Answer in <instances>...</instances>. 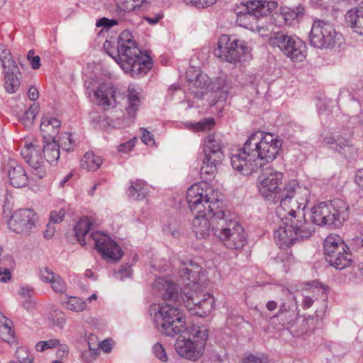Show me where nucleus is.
Masks as SVG:
<instances>
[{"label":"nucleus","mask_w":363,"mask_h":363,"mask_svg":"<svg viewBox=\"0 0 363 363\" xmlns=\"http://www.w3.org/2000/svg\"><path fill=\"white\" fill-rule=\"evenodd\" d=\"M140 133L142 134L141 140L146 145H153L155 143L153 135L145 128H141Z\"/></svg>","instance_id":"864d4df0"},{"label":"nucleus","mask_w":363,"mask_h":363,"mask_svg":"<svg viewBox=\"0 0 363 363\" xmlns=\"http://www.w3.org/2000/svg\"><path fill=\"white\" fill-rule=\"evenodd\" d=\"M62 305L68 310L74 312H82L86 307V301L76 296H70L62 301Z\"/></svg>","instance_id":"c9c22d12"},{"label":"nucleus","mask_w":363,"mask_h":363,"mask_svg":"<svg viewBox=\"0 0 363 363\" xmlns=\"http://www.w3.org/2000/svg\"><path fill=\"white\" fill-rule=\"evenodd\" d=\"M5 79V89L9 93H15L20 86V80L18 74H20V70L18 66L9 67L4 69Z\"/></svg>","instance_id":"393cba45"},{"label":"nucleus","mask_w":363,"mask_h":363,"mask_svg":"<svg viewBox=\"0 0 363 363\" xmlns=\"http://www.w3.org/2000/svg\"><path fill=\"white\" fill-rule=\"evenodd\" d=\"M303 12L304 8L301 6L296 8H283L281 16L285 24L291 26L294 22H298L299 18L303 16Z\"/></svg>","instance_id":"7c9ffc66"},{"label":"nucleus","mask_w":363,"mask_h":363,"mask_svg":"<svg viewBox=\"0 0 363 363\" xmlns=\"http://www.w3.org/2000/svg\"><path fill=\"white\" fill-rule=\"evenodd\" d=\"M71 134L69 133H65L60 138V147L67 152L73 150V141L71 138Z\"/></svg>","instance_id":"79ce46f5"},{"label":"nucleus","mask_w":363,"mask_h":363,"mask_svg":"<svg viewBox=\"0 0 363 363\" xmlns=\"http://www.w3.org/2000/svg\"><path fill=\"white\" fill-rule=\"evenodd\" d=\"M184 1L186 4H190L200 9L213 6L217 0H184Z\"/></svg>","instance_id":"49530a36"},{"label":"nucleus","mask_w":363,"mask_h":363,"mask_svg":"<svg viewBox=\"0 0 363 363\" xmlns=\"http://www.w3.org/2000/svg\"><path fill=\"white\" fill-rule=\"evenodd\" d=\"M247 49L245 43L235 36L223 35L219 38L214 55L223 62L235 64L245 56Z\"/></svg>","instance_id":"dca6fc26"},{"label":"nucleus","mask_w":363,"mask_h":363,"mask_svg":"<svg viewBox=\"0 0 363 363\" xmlns=\"http://www.w3.org/2000/svg\"><path fill=\"white\" fill-rule=\"evenodd\" d=\"M355 182L363 190V169H358L355 174Z\"/></svg>","instance_id":"052dcab7"},{"label":"nucleus","mask_w":363,"mask_h":363,"mask_svg":"<svg viewBox=\"0 0 363 363\" xmlns=\"http://www.w3.org/2000/svg\"><path fill=\"white\" fill-rule=\"evenodd\" d=\"M16 356L21 363H33V357L23 347L17 349Z\"/></svg>","instance_id":"09e8293b"},{"label":"nucleus","mask_w":363,"mask_h":363,"mask_svg":"<svg viewBox=\"0 0 363 363\" xmlns=\"http://www.w3.org/2000/svg\"><path fill=\"white\" fill-rule=\"evenodd\" d=\"M312 323L313 320L311 319H303L298 328H291V333L297 337L307 334L311 330V325Z\"/></svg>","instance_id":"ea45409f"},{"label":"nucleus","mask_w":363,"mask_h":363,"mask_svg":"<svg viewBox=\"0 0 363 363\" xmlns=\"http://www.w3.org/2000/svg\"><path fill=\"white\" fill-rule=\"evenodd\" d=\"M33 55V50H30L28 53V59L29 60L32 67L36 69L40 67V58L39 56H34Z\"/></svg>","instance_id":"5fc2aeb1"},{"label":"nucleus","mask_w":363,"mask_h":363,"mask_svg":"<svg viewBox=\"0 0 363 363\" xmlns=\"http://www.w3.org/2000/svg\"><path fill=\"white\" fill-rule=\"evenodd\" d=\"M281 292L285 298L281 300L279 311L269 319L271 324H278L281 328H293L298 320V306L294 294L287 288H282Z\"/></svg>","instance_id":"2eb2a0df"},{"label":"nucleus","mask_w":363,"mask_h":363,"mask_svg":"<svg viewBox=\"0 0 363 363\" xmlns=\"http://www.w3.org/2000/svg\"><path fill=\"white\" fill-rule=\"evenodd\" d=\"M297 241H295L294 242L291 243L289 246H281L280 245H278L280 247V251L277 254V256L275 257V262H283L284 263V267H286V264L289 265L292 262H294V257L292 255L291 250L289 249L291 245H293L294 243H296Z\"/></svg>","instance_id":"f704fd0d"},{"label":"nucleus","mask_w":363,"mask_h":363,"mask_svg":"<svg viewBox=\"0 0 363 363\" xmlns=\"http://www.w3.org/2000/svg\"><path fill=\"white\" fill-rule=\"evenodd\" d=\"M118 23L116 19H108L107 18H101L97 20L96 23V26L97 27H105L106 28H111L113 26H116Z\"/></svg>","instance_id":"603ef678"},{"label":"nucleus","mask_w":363,"mask_h":363,"mask_svg":"<svg viewBox=\"0 0 363 363\" xmlns=\"http://www.w3.org/2000/svg\"><path fill=\"white\" fill-rule=\"evenodd\" d=\"M323 143L345 158H352L357 155V150L350 141L340 135H326L323 138Z\"/></svg>","instance_id":"412c9836"},{"label":"nucleus","mask_w":363,"mask_h":363,"mask_svg":"<svg viewBox=\"0 0 363 363\" xmlns=\"http://www.w3.org/2000/svg\"><path fill=\"white\" fill-rule=\"evenodd\" d=\"M94 96L100 106H115L116 90L111 84L104 83L94 91Z\"/></svg>","instance_id":"4be33fe9"},{"label":"nucleus","mask_w":363,"mask_h":363,"mask_svg":"<svg viewBox=\"0 0 363 363\" xmlns=\"http://www.w3.org/2000/svg\"><path fill=\"white\" fill-rule=\"evenodd\" d=\"M223 143L218 134H209L206 138L203 146L204 157L201 167V174L208 179L213 177L223 158Z\"/></svg>","instance_id":"9b49d317"},{"label":"nucleus","mask_w":363,"mask_h":363,"mask_svg":"<svg viewBox=\"0 0 363 363\" xmlns=\"http://www.w3.org/2000/svg\"><path fill=\"white\" fill-rule=\"evenodd\" d=\"M351 4H357L359 7H363V0H347Z\"/></svg>","instance_id":"338daca9"},{"label":"nucleus","mask_w":363,"mask_h":363,"mask_svg":"<svg viewBox=\"0 0 363 363\" xmlns=\"http://www.w3.org/2000/svg\"><path fill=\"white\" fill-rule=\"evenodd\" d=\"M140 104V99L138 96V93L133 89H128V106L127 107V111L129 115L133 116L139 106Z\"/></svg>","instance_id":"4c0bfd02"},{"label":"nucleus","mask_w":363,"mask_h":363,"mask_svg":"<svg viewBox=\"0 0 363 363\" xmlns=\"http://www.w3.org/2000/svg\"><path fill=\"white\" fill-rule=\"evenodd\" d=\"M222 194L206 183L194 184L186 192V201L193 214L192 230L197 238H206L217 225L214 218L218 213L225 212L222 206Z\"/></svg>","instance_id":"39448f33"},{"label":"nucleus","mask_w":363,"mask_h":363,"mask_svg":"<svg viewBox=\"0 0 363 363\" xmlns=\"http://www.w3.org/2000/svg\"><path fill=\"white\" fill-rule=\"evenodd\" d=\"M89 350H90L91 352L93 354H98V352H99V347H97L96 348L92 347L91 343L89 342Z\"/></svg>","instance_id":"774afa93"},{"label":"nucleus","mask_w":363,"mask_h":363,"mask_svg":"<svg viewBox=\"0 0 363 363\" xmlns=\"http://www.w3.org/2000/svg\"><path fill=\"white\" fill-rule=\"evenodd\" d=\"M309 191L299 186L296 180L289 181L272 203L280 202L277 214L286 219L284 226H280L274 233L277 245L289 246L295 241L309 238L315 232L312 223L306 221L304 210L308 199Z\"/></svg>","instance_id":"f257e3e1"},{"label":"nucleus","mask_w":363,"mask_h":363,"mask_svg":"<svg viewBox=\"0 0 363 363\" xmlns=\"http://www.w3.org/2000/svg\"><path fill=\"white\" fill-rule=\"evenodd\" d=\"M61 122L56 118L44 116L41 120L40 131L44 140H55L60 132Z\"/></svg>","instance_id":"5701e85b"},{"label":"nucleus","mask_w":363,"mask_h":363,"mask_svg":"<svg viewBox=\"0 0 363 363\" xmlns=\"http://www.w3.org/2000/svg\"><path fill=\"white\" fill-rule=\"evenodd\" d=\"M314 301L313 298L309 296H304L303 298L302 306L303 308H309L313 303Z\"/></svg>","instance_id":"0e129e2a"},{"label":"nucleus","mask_w":363,"mask_h":363,"mask_svg":"<svg viewBox=\"0 0 363 363\" xmlns=\"http://www.w3.org/2000/svg\"><path fill=\"white\" fill-rule=\"evenodd\" d=\"M11 279L10 270L7 268L0 267V281L6 282Z\"/></svg>","instance_id":"13d9d810"},{"label":"nucleus","mask_w":363,"mask_h":363,"mask_svg":"<svg viewBox=\"0 0 363 363\" xmlns=\"http://www.w3.org/2000/svg\"><path fill=\"white\" fill-rule=\"evenodd\" d=\"M197 306L196 309L192 312V315H195L199 317H204L208 315L213 309L214 307V298L208 293L202 295V299L200 302H196Z\"/></svg>","instance_id":"bb28decb"},{"label":"nucleus","mask_w":363,"mask_h":363,"mask_svg":"<svg viewBox=\"0 0 363 363\" xmlns=\"http://www.w3.org/2000/svg\"><path fill=\"white\" fill-rule=\"evenodd\" d=\"M162 17H163L162 13H157V14H154L152 16H145V19L150 24L154 25V24H156L157 23H158L159 21L162 18Z\"/></svg>","instance_id":"bf43d9fd"},{"label":"nucleus","mask_w":363,"mask_h":363,"mask_svg":"<svg viewBox=\"0 0 363 363\" xmlns=\"http://www.w3.org/2000/svg\"><path fill=\"white\" fill-rule=\"evenodd\" d=\"M91 222L87 217L81 218L74 228V235L78 242L84 246L93 240L96 249L108 262H117L123 255L120 246L108 235L97 231L89 233Z\"/></svg>","instance_id":"0eeeda50"},{"label":"nucleus","mask_w":363,"mask_h":363,"mask_svg":"<svg viewBox=\"0 0 363 363\" xmlns=\"http://www.w3.org/2000/svg\"><path fill=\"white\" fill-rule=\"evenodd\" d=\"M38 215L30 208L18 209L13 212L8 222L9 228L18 234L29 235L35 228Z\"/></svg>","instance_id":"a211bd4d"},{"label":"nucleus","mask_w":363,"mask_h":363,"mask_svg":"<svg viewBox=\"0 0 363 363\" xmlns=\"http://www.w3.org/2000/svg\"><path fill=\"white\" fill-rule=\"evenodd\" d=\"M178 285L164 278L159 277L153 283V286L158 291H164L163 298L165 301H174L170 306H177L183 301L184 306L192 314L197 306L196 302H200L202 295L197 291L199 281L203 276L202 267L192 260L186 262L179 260ZM168 304L165 303L163 305Z\"/></svg>","instance_id":"20e7f679"},{"label":"nucleus","mask_w":363,"mask_h":363,"mask_svg":"<svg viewBox=\"0 0 363 363\" xmlns=\"http://www.w3.org/2000/svg\"><path fill=\"white\" fill-rule=\"evenodd\" d=\"M104 48L108 55L121 65L124 72L130 73L134 78L143 77L152 66L151 57L138 48L128 30L121 33L116 44L106 40Z\"/></svg>","instance_id":"423d86ee"},{"label":"nucleus","mask_w":363,"mask_h":363,"mask_svg":"<svg viewBox=\"0 0 363 363\" xmlns=\"http://www.w3.org/2000/svg\"><path fill=\"white\" fill-rule=\"evenodd\" d=\"M310 44L319 49L340 48L343 36L337 32L333 24L323 20L313 21L309 35Z\"/></svg>","instance_id":"9d476101"},{"label":"nucleus","mask_w":363,"mask_h":363,"mask_svg":"<svg viewBox=\"0 0 363 363\" xmlns=\"http://www.w3.org/2000/svg\"><path fill=\"white\" fill-rule=\"evenodd\" d=\"M28 95L29 99L31 101H36L39 97L38 91L34 86L30 87L28 92Z\"/></svg>","instance_id":"680f3d73"},{"label":"nucleus","mask_w":363,"mask_h":363,"mask_svg":"<svg viewBox=\"0 0 363 363\" xmlns=\"http://www.w3.org/2000/svg\"><path fill=\"white\" fill-rule=\"evenodd\" d=\"M270 44L277 47L293 62H302L306 57V45L296 35L283 31L276 32L269 39Z\"/></svg>","instance_id":"f8f14e48"},{"label":"nucleus","mask_w":363,"mask_h":363,"mask_svg":"<svg viewBox=\"0 0 363 363\" xmlns=\"http://www.w3.org/2000/svg\"><path fill=\"white\" fill-rule=\"evenodd\" d=\"M43 155L48 162L56 163L60 158V144L55 140H44Z\"/></svg>","instance_id":"c85d7f7f"},{"label":"nucleus","mask_w":363,"mask_h":363,"mask_svg":"<svg viewBox=\"0 0 363 363\" xmlns=\"http://www.w3.org/2000/svg\"><path fill=\"white\" fill-rule=\"evenodd\" d=\"M118 9L123 11L130 12L143 7L146 0H115Z\"/></svg>","instance_id":"72a5a7b5"},{"label":"nucleus","mask_w":363,"mask_h":363,"mask_svg":"<svg viewBox=\"0 0 363 363\" xmlns=\"http://www.w3.org/2000/svg\"><path fill=\"white\" fill-rule=\"evenodd\" d=\"M266 308L269 311H274L278 308V303L277 301L273 300L269 301L266 303Z\"/></svg>","instance_id":"69168bd1"},{"label":"nucleus","mask_w":363,"mask_h":363,"mask_svg":"<svg viewBox=\"0 0 363 363\" xmlns=\"http://www.w3.org/2000/svg\"><path fill=\"white\" fill-rule=\"evenodd\" d=\"M57 274H55L48 267L40 270V277L42 281L50 283Z\"/></svg>","instance_id":"8fccbe9b"},{"label":"nucleus","mask_w":363,"mask_h":363,"mask_svg":"<svg viewBox=\"0 0 363 363\" xmlns=\"http://www.w3.org/2000/svg\"><path fill=\"white\" fill-rule=\"evenodd\" d=\"M324 250L326 261L337 269H343L352 262V255L348 252L349 247L339 236L327 237L324 242Z\"/></svg>","instance_id":"4468645a"},{"label":"nucleus","mask_w":363,"mask_h":363,"mask_svg":"<svg viewBox=\"0 0 363 363\" xmlns=\"http://www.w3.org/2000/svg\"><path fill=\"white\" fill-rule=\"evenodd\" d=\"M65 211L63 208L59 211H52L50 214V220L53 223H61L65 218Z\"/></svg>","instance_id":"3c124183"},{"label":"nucleus","mask_w":363,"mask_h":363,"mask_svg":"<svg viewBox=\"0 0 363 363\" xmlns=\"http://www.w3.org/2000/svg\"><path fill=\"white\" fill-rule=\"evenodd\" d=\"M39 106L35 104L31 105L30 108L24 111L20 116V121L25 126H30L34 121L37 113H38Z\"/></svg>","instance_id":"58836bf2"},{"label":"nucleus","mask_w":363,"mask_h":363,"mask_svg":"<svg viewBox=\"0 0 363 363\" xmlns=\"http://www.w3.org/2000/svg\"><path fill=\"white\" fill-rule=\"evenodd\" d=\"M40 151L38 146L30 143H26L21 152L22 157L32 169L31 179H41L45 177L47 173Z\"/></svg>","instance_id":"6ab92c4d"},{"label":"nucleus","mask_w":363,"mask_h":363,"mask_svg":"<svg viewBox=\"0 0 363 363\" xmlns=\"http://www.w3.org/2000/svg\"><path fill=\"white\" fill-rule=\"evenodd\" d=\"M213 89L215 90L216 97H218L220 101H223L226 100L233 87L226 77L221 76L216 79Z\"/></svg>","instance_id":"c756f323"},{"label":"nucleus","mask_w":363,"mask_h":363,"mask_svg":"<svg viewBox=\"0 0 363 363\" xmlns=\"http://www.w3.org/2000/svg\"><path fill=\"white\" fill-rule=\"evenodd\" d=\"M185 323V317L177 306L161 305L154 315L155 327L162 335L174 337L183 331L176 340L175 350L180 356L196 361L203 353L208 330L196 325L184 329Z\"/></svg>","instance_id":"f03ea898"},{"label":"nucleus","mask_w":363,"mask_h":363,"mask_svg":"<svg viewBox=\"0 0 363 363\" xmlns=\"http://www.w3.org/2000/svg\"><path fill=\"white\" fill-rule=\"evenodd\" d=\"M52 289L59 294H62L66 291V284L64 280L58 274L50 283Z\"/></svg>","instance_id":"c03bdc74"},{"label":"nucleus","mask_w":363,"mask_h":363,"mask_svg":"<svg viewBox=\"0 0 363 363\" xmlns=\"http://www.w3.org/2000/svg\"><path fill=\"white\" fill-rule=\"evenodd\" d=\"M282 141L274 135L264 131L250 134L242 148L233 153L231 165L244 175H250L265 164L277 158Z\"/></svg>","instance_id":"7ed1b4c3"},{"label":"nucleus","mask_w":363,"mask_h":363,"mask_svg":"<svg viewBox=\"0 0 363 363\" xmlns=\"http://www.w3.org/2000/svg\"><path fill=\"white\" fill-rule=\"evenodd\" d=\"M214 222V236L230 250H240L246 245L247 240L242 226L232 218L230 211L216 215Z\"/></svg>","instance_id":"6e6552de"},{"label":"nucleus","mask_w":363,"mask_h":363,"mask_svg":"<svg viewBox=\"0 0 363 363\" xmlns=\"http://www.w3.org/2000/svg\"><path fill=\"white\" fill-rule=\"evenodd\" d=\"M283 174L272 168H266L258 177L257 186L260 194L269 201H275L281 190L279 188Z\"/></svg>","instance_id":"f3484780"},{"label":"nucleus","mask_w":363,"mask_h":363,"mask_svg":"<svg viewBox=\"0 0 363 363\" xmlns=\"http://www.w3.org/2000/svg\"><path fill=\"white\" fill-rule=\"evenodd\" d=\"M135 142L133 140H130L125 143H121L118 149L119 152H128V151H130L131 149L134 147Z\"/></svg>","instance_id":"4d7b16f0"},{"label":"nucleus","mask_w":363,"mask_h":363,"mask_svg":"<svg viewBox=\"0 0 363 363\" xmlns=\"http://www.w3.org/2000/svg\"><path fill=\"white\" fill-rule=\"evenodd\" d=\"M60 345L57 339H50L48 341H40L35 345V349L38 352H43L46 350L54 348Z\"/></svg>","instance_id":"a19ab883"},{"label":"nucleus","mask_w":363,"mask_h":363,"mask_svg":"<svg viewBox=\"0 0 363 363\" xmlns=\"http://www.w3.org/2000/svg\"><path fill=\"white\" fill-rule=\"evenodd\" d=\"M268 360L267 358L262 357H258L253 354H249L247 356L244 360L243 363H267Z\"/></svg>","instance_id":"6e6d98bb"},{"label":"nucleus","mask_w":363,"mask_h":363,"mask_svg":"<svg viewBox=\"0 0 363 363\" xmlns=\"http://www.w3.org/2000/svg\"><path fill=\"white\" fill-rule=\"evenodd\" d=\"M345 19L354 32L363 35V7L350 10L345 15Z\"/></svg>","instance_id":"a878e982"},{"label":"nucleus","mask_w":363,"mask_h":363,"mask_svg":"<svg viewBox=\"0 0 363 363\" xmlns=\"http://www.w3.org/2000/svg\"><path fill=\"white\" fill-rule=\"evenodd\" d=\"M99 347L105 352H109L112 348V344L108 340H104L99 344Z\"/></svg>","instance_id":"e2e57ef3"},{"label":"nucleus","mask_w":363,"mask_h":363,"mask_svg":"<svg viewBox=\"0 0 363 363\" xmlns=\"http://www.w3.org/2000/svg\"><path fill=\"white\" fill-rule=\"evenodd\" d=\"M0 62L3 69L9 68L11 66H17L16 62L13 60L11 51L7 48L6 45L0 43Z\"/></svg>","instance_id":"e433bc0d"},{"label":"nucleus","mask_w":363,"mask_h":363,"mask_svg":"<svg viewBox=\"0 0 363 363\" xmlns=\"http://www.w3.org/2000/svg\"><path fill=\"white\" fill-rule=\"evenodd\" d=\"M102 164V159L92 152H87L82 160V167L89 171H96Z\"/></svg>","instance_id":"473e14b6"},{"label":"nucleus","mask_w":363,"mask_h":363,"mask_svg":"<svg viewBox=\"0 0 363 363\" xmlns=\"http://www.w3.org/2000/svg\"><path fill=\"white\" fill-rule=\"evenodd\" d=\"M350 214V206L341 199L321 202L311 210V220L318 225H342Z\"/></svg>","instance_id":"1a4fd4ad"},{"label":"nucleus","mask_w":363,"mask_h":363,"mask_svg":"<svg viewBox=\"0 0 363 363\" xmlns=\"http://www.w3.org/2000/svg\"><path fill=\"white\" fill-rule=\"evenodd\" d=\"M3 172L8 175L9 183L13 187L22 188L28 184V175L24 167L16 160L9 159L4 164Z\"/></svg>","instance_id":"aec40b11"},{"label":"nucleus","mask_w":363,"mask_h":363,"mask_svg":"<svg viewBox=\"0 0 363 363\" xmlns=\"http://www.w3.org/2000/svg\"><path fill=\"white\" fill-rule=\"evenodd\" d=\"M274 1L253 0L247 1L237 13L238 23L247 29L254 30L258 27V19L270 13L275 6Z\"/></svg>","instance_id":"ddd939ff"},{"label":"nucleus","mask_w":363,"mask_h":363,"mask_svg":"<svg viewBox=\"0 0 363 363\" xmlns=\"http://www.w3.org/2000/svg\"><path fill=\"white\" fill-rule=\"evenodd\" d=\"M211 80L209 77L205 74L200 73L194 80H191L189 84V90L194 94L195 97L201 99L208 92Z\"/></svg>","instance_id":"b1692460"},{"label":"nucleus","mask_w":363,"mask_h":363,"mask_svg":"<svg viewBox=\"0 0 363 363\" xmlns=\"http://www.w3.org/2000/svg\"><path fill=\"white\" fill-rule=\"evenodd\" d=\"M13 333L12 321L0 311V339L9 342Z\"/></svg>","instance_id":"2f4dec72"},{"label":"nucleus","mask_w":363,"mask_h":363,"mask_svg":"<svg viewBox=\"0 0 363 363\" xmlns=\"http://www.w3.org/2000/svg\"><path fill=\"white\" fill-rule=\"evenodd\" d=\"M214 125V121L212 118H206L203 121H199L195 124L192 125V128L194 131H203L205 130L207 128H210L211 127Z\"/></svg>","instance_id":"de8ad7c7"},{"label":"nucleus","mask_w":363,"mask_h":363,"mask_svg":"<svg viewBox=\"0 0 363 363\" xmlns=\"http://www.w3.org/2000/svg\"><path fill=\"white\" fill-rule=\"evenodd\" d=\"M152 352L155 356L163 362L167 361V355L163 345L159 342L154 345L152 347Z\"/></svg>","instance_id":"a18cd8bd"},{"label":"nucleus","mask_w":363,"mask_h":363,"mask_svg":"<svg viewBox=\"0 0 363 363\" xmlns=\"http://www.w3.org/2000/svg\"><path fill=\"white\" fill-rule=\"evenodd\" d=\"M127 194L128 196L133 200H143L148 194L147 184L145 181L140 179L132 182L131 185L127 191Z\"/></svg>","instance_id":"cd10ccee"},{"label":"nucleus","mask_w":363,"mask_h":363,"mask_svg":"<svg viewBox=\"0 0 363 363\" xmlns=\"http://www.w3.org/2000/svg\"><path fill=\"white\" fill-rule=\"evenodd\" d=\"M132 275V269L130 265L125 264L122 265L118 270L115 271L113 277L121 281L126 277H130Z\"/></svg>","instance_id":"37998d69"}]
</instances>
